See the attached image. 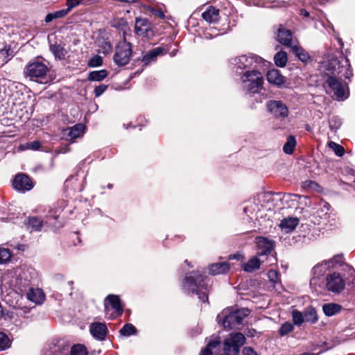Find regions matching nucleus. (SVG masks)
<instances>
[{"instance_id":"obj_49","label":"nucleus","mask_w":355,"mask_h":355,"mask_svg":"<svg viewBox=\"0 0 355 355\" xmlns=\"http://www.w3.org/2000/svg\"><path fill=\"white\" fill-rule=\"evenodd\" d=\"M26 148L37 150L41 147L40 142L38 141H34L26 144Z\"/></svg>"},{"instance_id":"obj_57","label":"nucleus","mask_w":355,"mask_h":355,"mask_svg":"<svg viewBox=\"0 0 355 355\" xmlns=\"http://www.w3.org/2000/svg\"><path fill=\"white\" fill-rule=\"evenodd\" d=\"M9 51H10V48L6 49V47H5L3 49H2L1 51V53L2 54L3 56H8Z\"/></svg>"},{"instance_id":"obj_44","label":"nucleus","mask_w":355,"mask_h":355,"mask_svg":"<svg viewBox=\"0 0 355 355\" xmlns=\"http://www.w3.org/2000/svg\"><path fill=\"white\" fill-rule=\"evenodd\" d=\"M10 346V340L6 334L0 332V350H5Z\"/></svg>"},{"instance_id":"obj_8","label":"nucleus","mask_w":355,"mask_h":355,"mask_svg":"<svg viewBox=\"0 0 355 355\" xmlns=\"http://www.w3.org/2000/svg\"><path fill=\"white\" fill-rule=\"evenodd\" d=\"M49 68L46 64L39 60H35L26 65L24 69V76L40 83H46V74Z\"/></svg>"},{"instance_id":"obj_53","label":"nucleus","mask_w":355,"mask_h":355,"mask_svg":"<svg viewBox=\"0 0 355 355\" xmlns=\"http://www.w3.org/2000/svg\"><path fill=\"white\" fill-rule=\"evenodd\" d=\"M200 355H212V352L208 348L205 347L201 350Z\"/></svg>"},{"instance_id":"obj_61","label":"nucleus","mask_w":355,"mask_h":355,"mask_svg":"<svg viewBox=\"0 0 355 355\" xmlns=\"http://www.w3.org/2000/svg\"><path fill=\"white\" fill-rule=\"evenodd\" d=\"M322 353V352L319 353H306V355H320Z\"/></svg>"},{"instance_id":"obj_16","label":"nucleus","mask_w":355,"mask_h":355,"mask_svg":"<svg viewBox=\"0 0 355 355\" xmlns=\"http://www.w3.org/2000/svg\"><path fill=\"white\" fill-rule=\"evenodd\" d=\"M85 130V126L81 123H78L73 127L68 128L62 131V136L66 140L73 141L80 137Z\"/></svg>"},{"instance_id":"obj_36","label":"nucleus","mask_w":355,"mask_h":355,"mask_svg":"<svg viewBox=\"0 0 355 355\" xmlns=\"http://www.w3.org/2000/svg\"><path fill=\"white\" fill-rule=\"evenodd\" d=\"M136 332L137 329L135 327L130 323L125 324L120 330V334L125 336H130L131 335H134L136 334Z\"/></svg>"},{"instance_id":"obj_9","label":"nucleus","mask_w":355,"mask_h":355,"mask_svg":"<svg viewBox=\"0 0 355 355\" xmlns=\"http://www.w3.org/2000/svg\"><path fill=\"white\" fill-rule=\"evenodd\" d=\"M245 336L240 332L231 333L223 340V350L225 355H239L241 347L245 343Z\"/></svg>"},{"instance_id":"obj_5","label":"nucleus","mask_w":355,"mask_h":355,"mask_svg":"<svg viewBox=\"0 0 355 355\" xmlns=\"http://www.w3.org/2000/svg\"><path fill=\"white\" fill-rule=\"evenodd\" d=\"M264 62V59L254 53L241 55L230 60L232 69L240 75L243 74L245 70L257 69Z\"/></svg>"},{"instance_id":"obj_21","label":"nucleus","mask_w":355,"mask_h":355,"mask_svg":"<svg viewBox=\"0 0 355 355\" xmlns=\"http://www.w3.org/2000/svg\"><path fill=\"white\" fill-rule=\"evenodd\" d=\"M299 224V219L297 217H288L282 220L280 227L286 233L293 231Z\"/></svg>"},{"instance_id":"obj_54","label":"nucleus","mask_w":355,"mask_h":355,"mask_svg":"<svg viewBox=\"0 0 355 355\" xmlns=\"http://www.w3.org/2000/svg\"><path fill=\"white\" fill-rule=\"evenodd\" d=\"M54 19H55V17H54L53 12L49 13L45 17V22L49 23Z\"/></svg>"},{"instance_id":"obj_55","label":"nucleus","mask_w":355,"mask_h":355,"mask_svg":"<svg viewBox=\"0 0 355 355\" xmlns=\"http://www.w3.org/2000/svg\"><path fill=\"white\" fill-rule=\"evenodd\" d=\"M3 315H4L5 319L11 320L14 317V313H13V312H11V311H8L5 313H3Z\"/></svg>"},{"instance_id":"obj_50","label":"nucleus","mask_w":355,"mask_h":355,"mask_svg":"<svg viewBox=\"0 0 355 355\" xmlns=\"http://www.w3.org/2000/svg\"><path fill=\"white\" fill-rule=\"evenodd\" d=\"M83 0H67V8L71 10L73 8L77 6Z\"/></svg>"},{"instance_id":"obj_4","label":"nucleus","mask_w":355,"mask_h":355,"mask_svg":"<svg viewBox=\"0 0 355 355\" xmlns=\"http://www.w3.org/2000/svg\"><path fill=\"white\" fill-rule=\"evenodd\" d=\"M250 311L247 308L233 309L227 308L218 314L216 320L218 324H222L225 329H236L241 324L245 317Z\"/></svg>"},{"instance_id":"obj_13","label":"nucleus","mask_w":355,"mask_h":355,"mask_svg":"<svg viewBox=\"0 0 355 355\" xmlns=\"http://www.w3.org/2000/svg\"><path fill=\"white\" fill-rule=\"evenodd\" d=\"M12 185L16 190L23 192L30 191L33 188V181L24 173H19L15 175Z\"/></svg>"},{"instance_id":"obj_29","label":"nucleus","mask_w":355,"mask_h":355,"mask_svg":"<svg viewBox=\"0 0 355 355\" xmlns=\"http://www.w3.org/2000/svg\"><path fill=\"white\" fill-rule=\"evenodd\" d=\"M50 50L54 55L55 58L59 60L64 59V57L67 53L66 49L62 46L57 44H51L50 46Z\"/></svg>"},{"instance_id":"obj_48","label":"nucleus","mask_w":355,"mask_h":355,"mask_svg":"<svg viewBox=\"0 0 355 355\" xmlns=\"http://www.w3.org/2000/svg\"><path fill=\"white\" fill-rule=\"evenodd\" d=\"M107 87H108L106 85H101L98 87H96L94 89L96 96H101L107 89Z\"/></svg>"},{"instance_id":"obj_32","label":"nucleus","mask_w":355,"mask_h":355,"mask_svg":"<svg viewBox=\"0 0 355 355\" xmlns=\"http://www.w3.org/2000/svg\"><path fill=\"white\" fill-rule=\"evenodd\" d=\"M296 146V139L294 136L290 135L288 137L286 142L283 146V150L286 154H293L295 147Z\"/></svg>"},{"instance_id":"obj_42","label":"nucleus","mask_w":355,"mask_h":355,"mask_svg":"<svg viewBox=\"0 0 355 355\" xmlns=\"http://www.w3.org/2000/svg\"><path fill=\"white\" fill-rule=\"evenodd\" d=\"M329 147L331 148L334 151L335 154L338 157H342L345 154L344 148L338 144L330 141L329 143Z\"/></svg>"},{"instance_id":"obj_45","label":"nucleus","mask_w":355,"mask_h":355,"mask_svg":"<svg viewBox=\"0 0 355 355\" xmlns=\"http://www.w3.org/2000/svg\"><path fill=\"white\" fill-rule=\"evenodd\" d=\"M103 64L102 58L100 55H95L92 57L88 62V66L90 67H96L101 66Z\"/></svg>"},{"instance_id":"obj_59","label":"nucleus","mask_w":355,"mask_h":355,"mask_svg":"<svg viewBox=\"0 0 355 355\" xmlns=\"http://www.w3.org/2000/svg\"><path fill=\"white\" fill-rule=\"evenodd\" d=\"M243 211H244V212H245L248 216H249V214H248L249 212H250V214H252V211H250V207H245V208L243 209Z\"/></svg>"},{"instance_id":"obj_64","label":"nucleus","mask_w":355,"mask_h":355,"mask_svg":"<svg viewBox=\"0 0 355 355\" xmlns=\"http://www.w3.org/2000/svg\"><path fill=\"white\" fill-rule=\"evenodd\" d=\"M11 293H13L15 295H16L17 297H19V295L17 293L12 292Z\"/></svg>"},{"instance_id":"obj_20","label":"nucleus","mask_w":355,"mask_h":355,"mask_svg":"<svg viewBox=\"0 0 355 355\" xmlns=\"http://www.w3.org/2000/svg\"><path fill=\"white\" fill-rule=\"evenodd\" d=\"M112 28H115L119 30V35H122L123 39L125 38V35L129 27L126 19L123 17H117L112 19Z\"/></svg>"},{"instance_id":"obj_28","label":"nucleus","mask_w":355,"mask_h":355,"mask_svg":"<svg viewBox=\"0 0 355 355\" xmlns=\"http://www.w3.org/2000/svg\"><path fill=\"white\" fill-rule=\"evenodd\" d=\"M342 306L336 303H327L323 304L322 311L325 315L331 317L340 312Z\"/></svg>"},{"instance_id":"obj_1","label":"nucleus","mask_w":355,"mask_h":355,"mask_svg":"<svg viewBox=\"0 0 355 355\" xmlns=\"http://www.w3.org/2000/svg\"><path fill=\"white\" fill-rule=\"evenodd\" d=\"M326 80L324 87L334 92L338 101H343L349 96L348 84L342 80L350 78L353 76L349 60L343 58L342 60H332L326 65Z\"/></svg>"},{"instance_id":"obj_46","label":"nucleus","mask_w":355,"mask_h":355,"mask_svg":"<svg viewBox=\"0 0 355 355\" xmlns=\"http://www.w3.org/2000/svg\"><path fill=\"white\" fill-rule=\"evenodd\" d=\"M69 9L67 8L66 9H62L60 10H58L55 12H53V14L54 15L55 19L58 18H62L67 15V13L69 12Z\"/></svg>"},{"instance_id":"obj_37","label":"nucleus","mask_w":355,"mask_h":355,"mask_svg":"<svg viewBox=\"0 0 355 355\" xmlns=\"http://www.w3.org/2000/svg\"><path fill=\"white\" fill-rule=\"evenodd\" d=\"M220 344V337L218 336L213 335L209 338V341L205 347L208 348L209 349H210L212 352L213 349L219 347Z\"/></svg>"},{"instance_id":"obj_47","label":"nucleus","mask_w":355,"mask_h":355,"mask_svg":"<svg viewBox=\"0 0 355 355\" xmlns=\"http://www.w3.org/2000/svg\"><path fill=\"white\" fill-rule=\"evenodd\" d=\"M242 354L243 355H259L252 347H244Z\"/></svg>"},{"instance_id":"obj_18","label":"nucleus","mask_w":355,"mask_h":355,"mask_svg":"<svg viewBox=\"0 0 355 355\" xmlns=\"http://www.w3.org/2000/svg\"><path fill=\"white\" fill-rule=\"evenodd\" d=\"M277 41L286 46H292V33L290 30L280 27L277 35Z\"/></svg>"},{"instance_id":"obj_56","label":"nucleus","mask_w":355,"mask_h":355,"mask_svg":"<svg viewBox=\"0 0 355 355\" xmlns=\"http://www.w3.org/2000/svg\"><path fill=\"white\" fill-rule=\"evenodd\" d=\"M300 15L304 17H308L310 15L309 12L305 9H301L300 10Z\"/></svg>"},{"instance_id":"obj_31","label":"nucleus","mask_w":355,"mask_h":355,"mask_svg":"<svg viewBox=\"0 0 355 355\" xmlns=\"http://www.w3.org/2000/svg\"><path fill=\"white\" fill-rule=\"evenodd\" d=\"M305 321L311 324H315L318 320L316 310L313 307H309L304 311Z\"/></svg>"},{"instance_id":"obj_12","label":"nucleus","mask_w":355,"mask_h":355,"mask_svg":"<svg viewBox=\"0 0 355 355\" xmlns=\"http://www.w3.org/2000/svg\"><path fill=\"white\" fill-rule=\"evenodd\" d=\"M268 112L275 118L283 120L286 119L289 114L288 107L282 101L270 100L266 103Z\"/></svg>"},{"instance_id":"obj_35","label":"nucleus","mask_w":355,"mask_h":355,"mask_svg":"<svg viewBox=\"0 0 355 355\" xmlns=\"http://www.w3.org/2000/svg\"><path fill=\"white\" fill-rule=\"evenodd\" d=\"M292 318L293 323L295 325L300 326L305 321L304 313L294 310L292 311Z\"/></svg>"},{"instance_id":"obj_41","label":"nucleus","mask_w":355,"mask_h":355,"mask_svg":"<svg viewBox=\"0 0 355 355\" xmlns=\"http://www.w3.org/2000/svg\"><path fill=\"white\" fill-rule=\"evenodd\" d=\"M12 253L6 248H0V264L9 261L11 259Z\"/></svg>"},{"instance_id":"obj_3","label":"nucleus","mask_w":355,"mask_h":355,"mask_svg":"<svg viewBox=\"0 0 355 355\" xmlns=\"http://www.w3.org/2000/svg\"><path fill=\"white\" fill-rule=\"evenodd\" d=\"M182 286L185 293L197 295L202 302H208V293L211 287L209 279L207 277H203L200 272L193 271L187 273Z\"/></svg>"},{"instance_id":"obj_11","label":"nucleus","mask_w":355,"mask_h":355,"mask_svg":"<svg viewBox=\"0 0 355 355\" xmlns=\"http://www.w3.org/2000/svg\"><path fill=\"white\" fill-rule=\"evenodd\" d=\"M135 33L139 37L150 39L155 36V31L152 23L146 18L136 17Z\"/></svg>"},{"instance_id":"obj_23","label":"nucleus","mask_w":355,"mask_h":355,"mask_svg":"<svg viewBox=\"0 0 355 355\" xmlns=\"http://www.w3.org/2000/svg\"><path fill=\"white\" fill-rule=\"evenodd\" d=\"M202 17L209 23H216L219 19V10L214 7L209 6L202 12Z\"/></svg>"},{"instance_id":"obj_60","label":"nucleus","mask_w":355,"mask_h":355,"mask_svg":"<svg viewBox=\"0 0 355 355\" xmlns=\"http://www.w3.org/2000/svg\"><path fill=\"white\" fill-rule=\"evenodd\" d=\"M10 306H14V307H16L18 306V303H17V301L15 302V303H13L12 302H11V303L10 304Z\"/></svg>"},{"instance_id":"obj_15","label":"nucleus","mask_w":355,"mask_h":355,"mask_svg":"<svg viewBox=\"0 0 355 355\" xmlns=\"http://www.w3.org/2000/svg\"><path fill=\"white\" fill-rule=\"evenodd\" d=\"M166 53V51L162 46H158L155 49L150 50L144 54L141 62L143 66H148L155 62L159 55H164Z\"/></svg>"},{"instance_id":"obj_26","label":"nucleus","mask_w":355,"mask_h":355,"mask_svg":"<svg viewBox=\"0 0 355 355\" xmlns=\"http://www.w3.org/2000/svg\"><path fill=\"white\" fill-rule=\"evenodd\" d=\"M292 52L298 59L304 63H306L311 60L309 53L301 46L294 45L291 46Z\"/></svg>"},{"instance_id":"obj_2","label":"nucleus","mask_w":355,"mask_h":355,"mask_svg":"<svg viewBox=\"0 0 355 355\" xmlns=\"http://www.w3.org/2000/svg\"><path fill=\"white\" fill-rule=\"evenodd\" d=\"M336 270L328 273L324 279L326 290L334 294H340L345 288L346 284L351 285L355 283V269L349 264L343 261L338 264Z\"/></svg>"},{"instance_id":"obj_38","label":"nucleus","mask_w":355,"mask_h":355,"mask_svg":"<svg viewBox=\"0 0 355 355\" xmlns=\"http://www.w3.org/2000/svg\"><path fill=\"white\" fill-rule=\"evenodd\" d=\"M342 125L341 119L337 116H333L329 121V128L336 132Z\"/></svg>"},{"instance_id":"obj_40","label":"nucleus","mask_w":355,"mask_h":355,"mask_svg":"<svg viewBox=\"0 0 355 355\" xmlns=\"http://www.w3.org/2000/svg\"><path fill=\"white\" fill-rule=\"evenodd\" d=\"M268 277L270 282L273 284L274 286L281 284L279 272L275 270H270L268 272Z\"/></svg>"},{"instance_id":"obj_7","label":"nucleus","mask_w":355,"mask_h":355,"mask_svg":"<svg viewBox=\"0 0 355 355\" xmlns=\"http://www.w3.org/2000/svg\"><path fill=\"white\" fill-rule=\"evenodd\" d=\"M241 82L243 90L254 94L262 88L263 78L257 69L247 70L242 74Z\"/></svg>"},{"instance_id":"obj_10","label":"nucleus","mask_w":355,"mask_h":355,"mask_svg":"<svg viewBox=\"0 0 355 355\" xmlns=\"http://www.w3.org/2000/svg\"><path fill=\"white\" fill-rule=\"evenodd\" d=\"M131 55V44L124 38L116 46L114 60L117 65L124 66L129 62Z\"/></svg>"},{"instance_id":"obj_39","label":"nucleus","mask_w":355,"mask_h":355,"mask_svg":"<svg viewBox=\"0 0 355 355\" xmlns=\"http://www.w3.org/2000/svg\"><path fill=\"white\" fill-rule=\"evenodd\" d=\"M294 329L293 324L289 322H284L282 324L279 329V334L282 336H284L293 331Z\"/></svg>"},{"instance_id":"obj_19","label":"nucleus","mask_w":355,"mask_h":355,"mask_svg":"<svg viewBox=\"0 0 355 355\" xmlns=\"http://www.w3.org/2000/svg\"><path fill=\"white\" fill-rule=\"evenodd\" d=\"M107 331V327L105 324L101 322L93 323L90 327V332L92 335L100 340H104Z\"/></svg>"},{"instance_id":"obj_17","label":"nucleus","mask_w":355,"mask_h":355,"mask_svg":"<svg viewBox=\"0 0 355 355\" xmlns=\"http://www.w3.org/2000/svg\"><path fill=\"white\" fill-rule=\"evenodd\" d=\"M266 78L270 84L279 87H283L286 82V78L276 69L269 70L266 74Z\"/></svg>"},{"instance_id":"obj_24","label":"nucleus","mask_w":355,"mask_h":355,"mask_svg":"<svg viewBox=\"0 0 355 355\" xmlns=\"http://www.w3.org/2000/svg\"><path fill=\"white\" fill-rule=\"evenodd\" d=\"M124 304L120 300L119 295H112V319L122 315L124 309Z\"/></svg>"},{"instance_id":"obj_14","label":"nucleus","mask_w":355,"mask_h":355,"mask_svg":"<svg viewBox=\"0 0 355 355\" xmlns=\"http://www.w3.org/2000/svg\"><path fill=\"white\" fill-rule=\"evenodd\" d=\"M257 245L259 257L270 254L274 248L273 241L265 237H258Z\"/></svg>"},{"instance_id":"obj_43","label":"nucleus","mask_w":355,"mask_h":355,"mask_svg":"<svg viewBox=\"0 0 355 355\" xmlns=\"http://www.w3.org/2000/svg\"><path fill=\"white\" fill-rule=\"evenodd\" d=\"M71 355H87V352L85 346L76 345L71 349Z\"/></svg>"},{"instance_id":"obj_51","label":"nucleus","mask_w":355,"mask_h":355,"mask_svg":"<svg viewBox=\"0 0 355 355\" xmlns=\"http://www.w3.org/2000/svg\"><path fill=\"white\" fill-rule=\"evenodd\" d=\"M151 13L154 15L155 16L158 17L160 19H164L165 15L164 13L159 9L152 8L151 9Z\"/></svg>"},{"instance_id":"obj_33","label":"nucleus","mask_w":355,"mask_h":355,"mask_svg":"<svg viewBox=\"0 0 355 355\" xmlns=\"http://www.w3.org/2000/svg\"><path fill=\"white\" fill-rule=\"evenodd\" d=\"M288 61L287 53L284 51H279L274 56L275 64L279 67L286 66Z\"/></svg>"},{"instance_id":"obj_22","label":"nucleus","mask_w":355,"mask_h":355,"mask_svg":"<svg viewBox=\"0 0 355 355\" xmlns=\"http://www.w3.org/2000/svg\"><path fill=\"white\" fill-rule=\"evenodd\" d=\"M230 270V265L228 263L218 262L214 263L209 266V274L212 275H217L227 272Z\"/></svg>"},{"instance_id":"obj_25","label":"nucleus","mask_w":355,"mask_h":355,"mask_svg":"<svg viewBox=\"0 0 355 355\" xmlns=\"http://www.w3.org/2000/svg\"><path fill=\"white\" fill-rule=\"evenodd\" d=\"M26 297L28 300L40 304L43 302L44 295L41 289L31 288L26 294Z\"/></svg>"},{"instance_id":"obj_30","label":"nucleus","mask_w":355,"mask_h":355,"mask_svg":"<svg viewBox=\"0 0 355 355\" xmlns=\"http://www.w3.org/2000/svg\"><path fill=\"white\" fill-rule=\"evenodd\" d=\"M42 225V222L37 217L30 218L26 223V227L30 232L40 231Z\"/></svg>"},{"instance_id":"obj_62","label":"nucleus","mask_w":355,"mask_h":355,"mask_svg":"<svg viewBox=\"0 0 355 355\" xmlns=\"http://www.w3.org/2000/svg\"><path fill=\"white\" fill-rule=\"evenodd\" d=\"M288 196L291 197H294L295 198H300V196H298L297 194H288Z\"/></svg>"},{"instance_id":"obj_52","label":"nucleus","mask_w":355,"mask_h":355,"mask_svg":"<svg viewBox=\"0 0 355 355\" xmlns=\"http://www.w3.org/2000/svg\"><path fill=\"white\" fill-rule=\"evenodd\" d=\"M111 306V294L107 295L105 300V309L108 310L109 306Z\"/></svg>"},{"instance_id":"obj_6","label":"nucleus","mask_w":355,"mask_h":355,"mask_svg":"<svg viewBox=\"0 0 355 355\" xmlns=\"http://www.w3.org/2000/svg\"><path fill=\"white\" fill-rule=\"evenodd\" d=\"M343 257L342 254H337L329 260H324L316 264L312 269L310 285L315 287L320 286V278L323 277L330 268H337L338 264L343 261Z\"/></svg>"},{"instance_id":"obj_34","label":"nucleus","mask_w":355,"mask_h":355,"mask_svg":"<svg viewBox=\"0 0 355 355\" xmlns=\"http://www.w3.org/2000/svg\"><path fill=\"white\" fill-rule=\"evenodd\" d=\"M108 75L106 70L93 71L89 73L88 80L90 81H101Z\"/></svg>"},{"instance_id":"obj_27","label":"nucleus","mask_w":355,"mask_h":355,"mask_svg":"<svg viewBox=\"0 0 355 355\" xmlns=\"http://www.w3.org/2000/svg\"><path fill=\"white\" fill-rule=\"evenodd\" d=\"M261 265L260 259L257 257H253L247 262L242 264V268L245 272H252L259 269Z\"/></svg>"},{"instance_id":"obj_58","label":"nucleus","mask_w":355,"mask_h":355,"mask_svg":"<svg viewBox=\"0 0 355 355\" xmlns=\"http://www.w3.org/2000/svg\"><path fill=\"white\" fill-rule=\"evenodd\" d=\"M330 205L328 202H324L323 205V208L325 209L327 211H329L330 209Z\"/></svg>"},{"instance_id":"obj_63","label":"nucleus","mask_w":355,"mask_h":355,"mask_svg":"<svg viewBox=\"0 0 355 355\" xmlns=\"http://www.w3.org/2000/svg\"><path fill=\"white\" fill-rule=\"evenodd\" d=\"M176 51H177L176 50L173 51L170 53L171 56H174V55H175V53H176Z\"/></svg>"}]
</instances>
